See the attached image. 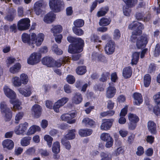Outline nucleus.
Returning <instances> with one entry per match:
<instances>
[{
	"label": "nucleus",
	"mask_w": 160,
	"mask_h": 160,
	"mask_svg": "<svg viewBox=\"0 0 160 160\" xmlns=\"http://www.w3.org/2000/svg\"><path fill=\"white\" fill-rule=\"evenodd\" d=\"M135 100L134 103L137 105H140L142 102V98L141 94L138 93H135L133 94Z\"/></svg>",
	"instance_id": "c756f323"
},
{
	"label": "nucleus",
	"mask_w": 160,
	"mask_h": 160,
	"mask_svg": "<svg viewBox=\"0 0 160 160\" xmlns=\"http://www.w3.org/2000/svg\"><path fill=\"white\" fill-rule=\"evenodd\" d=\"M128 28L133 30L132 32L131 37L133 40L136 38V36L139 35L142 33V30L144 28L143 25L138 22H136L135 23L129 25Z\"/></svg>",
	"instance_id": "f03ea898"
},
{
	"label": "nucleus",
	"mask_w": 160,
	"mask_h": 160,
	"mask_svg": "<svg viewBox=\"0 0 160 160\" xmlns=\"http://www.w3.org/2000/svg\"><path fill=\"white\" fill-rule=\"evenodd\" d=\"M113 120L112 119L103 120L100 128L102 130H108L110 129L112 126Z\"/></svg>",
	"instance_id": "dca6fc26"
},
{
	"label": "nucleus",
	"mask_w": 160,
	"mask_h": 160,
	"mask_svg": "<svg viewBox=\"0 0 160 160\" xmlns=\"http://www.w3.org/2000/svg\"><path fill=\"white\" fill-rule=\"evenodd\" d=\"M15 15V14L14 12H9L8 14L6 17V18L8 21H12Z\"/></svg>",
	"instance_id": "6e6d98bb"
},
{
	"label": "nucleus",
	"mask_w": 160,
	"mask_h": 160,
	"mask_svg": "<svg viewBox=\"0 0 160 160\" xmlns=\"http://www.w3.org/2000/svg\"><path fill=\"white\" fill-rule=\"evenodd\" d=\"M31 38L32 42V48H33L34 47V44H35L38 47L41 45L44 40V35L42 33H39L37 35L35 33H32Z\"/></svg>",
	"instance_id": "7ed1b4c3"
},
{
	"label": "nucleus",
	"mask_w": 160,
	"mask_h": 160,
	"mask_svg": "<svg viewBox=\"0 0 160 160\" xmlns=\"http://www.w3.org/2000/svg\"><path fill=\"white\" fill-rule=\"evenodd\" d=\"M55 18V15L52 12L46 14L44 17L43 20L44 22L47 23H50L52 22Z\"/></svg>",
	"instance_id": "aec40b11"
},
{
	"label": "nucleus",
	"mask_w": 160,
	"mask_h": 160,
	"mask_svg": "<svg viewBox=\"0 0 160 160\" xmlns=\"http://www.w3.org/2000/svg\"><path fill=\"white\" fill-rule=\"evenodd\" d=\"M62 143L65 147L66 149L69 150L71 148V146L69 141L65 138H62L61 140Z\"/></svg>",
	"instance_id": "8fccbe9b"
},
{
	"label": "nucleus",
	"mask_w": 160,
	"mask_h": 160,
	"mask_svg": "<svg viewBox=\"0 0 160 160\" xmlns=\"http://www.w3.org/2000/svg\"><path fill=\"white\" fill-rule=\"evenodd\" d=\"M32 88L30 86H28L26 89V92L22 90V88H20L18 89L19 92L22 95L25 97L29 96L31 93Z\"/></svg>",
	"instance_id": "473e14b6"
},
{
	"label": "nucleus",
	"mask_w": 160,
	"mask_h": 160,
	"mask_svg": "<svg viewBox=\"0 0 160 160\" xmlns=\"http://www.w3.org/2000/svg\"><path fill=\"white\" fill-rule=\"evenodd\" d=\"M42 63L49 67H53V59L52 58L45 57L43 58L42 60Z\"/></svg>",
	"instance_id": "4be33fe9"
},
{
	"label": "nucleus",
	"mask_w": 160,
	"mask_h": 160,
	"mask_svg": "<svg viewBox=\"0 0 160 160\" xmlns=\"http://www.w3.org/2000/svg\"><path fill=\"white\" fill-rule=\"evenodd\" d=\"M86 71V67L84 66L79 67L76 70L77 73L79 75L83 74Z\"/></svg>",
	"instance_id": "09e8293b"
},
{
	"label": "nucleus",
	"mask_w": 160,
	"mask_h": 160,
	"mask_svg": "<svg viewBox=\"0 0 160 160\" xmlns=\"http://www.w3.org/2000/svg\"><path fill=\"white\" fill-rule=\"evenodd\" d=\"M140 56V53L135 52L132 55L131 64L132 65L136 64L138 62Z\"/></svg>",
	"instance_id": "58836bf2"
},
{
	"label": "nucleus",
	"mask_w": 160,
	"mask_h": 160,
	"mask_svg": "<svg viewBox=\"0 0 160 160\" xmlns=\"http://www.w3.org/2000/svg\"><path fill=\"white\" fill-rule=\"evenodd\" d=\"M160 46L157 44L156 46L155 50L154 52V55L155 57L158 56L160 54Z\"/></svg>",
	"instance_id": "052dcab7"
},
{
	"label": "nucleus",
	"mask_w": 160,
	"mask_h": 160,
	"mask_svg": "<svg viewBox=\"0 0 160 160\" xmlns=\"http://www.w3.org/2000/svg\"><path fill=\"white\" fill-rule=\"evenodd\" d=\"M42 108L38 104H35L32 108V115L36 118L40 117L42 113Z\"/></svg>",
	"instance_id": "4468645a"
},
{
	"label": "nucleus",
	"mask_w": 160,
	"mask_h": 160,
	"mask_svg": "<svg viewBox=\"0 0 160 160\" xmlns=\"http://www.w3.org/2000/svg\"><path fill=\"white\" fill-rule=\"evenodd\" d=\"M70 59L68 57H65L63 58H61L59 59L57 61H55L53 60V67H60L63 64L65 63H68Z\"/></svg>",
	"instance_id": "ddd939ff"
},
{
	"label": "nucleus",
	"mask_w": 160,
	"mask_h": 160,
	"mask_svg": "<svg viewBox=\"0 0 160 160\" xmlns=\"http://www.w3.org/2000/svg\"><path fill=\"white\" fill-rule=\"evenodd\" d=\"M75 113L74 112L69 114L68 113H65L62 114L61 116V118L64 121H67L69 124L74 123L76 122L75 119H72L75 117Z\"/></svg>",
	"instance_id": "9d476101"
},
{
	"label": "nucleus",
	"mask_w": 160,
	"mask_h": 160,
	"mask_svg": "<svg viewBox=\"0 0 160 160\" xmlns=\"http://www.w3.org/2000/svg\"><path fill=\"white\" fill-rule=\"evenodd\" d=\"M73 43L70 44L68 48V52L71 53H79L82 50L84 44Z\"/></svg>",
	"instance_id": "1a4fd4ad"
},
{
	"label": "nucleus",
	"mask_w": 160,
	"mask_h": 160,
	"mask_svg": "<svg viewBox=\"0 0 160 160\" xmlns=\"http://www.w3.org/2000/svg\"><path fill=\"white\" fill-rule=\"evenodd\" d=\"M136 38L133 40L132 37H131V40L133 42H136V45L138 49H142L145 48L148 41V37L146 34H143L140 36H136Z\"/></svg>",
	"instance_id": "f257e3e1"
},
{
	"label": "nucleus",
	"mask_w": 160,
	"mask_h": 160,
	"mask_svg": "<svg viewBox=\"0 0 160 160\" xmlns=\"http://www.w3.org/2000/svg\"><path fill=\"white\" fill-rule=\"evenodd\" d=\"M84 24L83 20L82 19H77L74 22V27L80 28L82 27Z\"/></svg>",
	"instance_id": "49530a36"
},
{
	"label": "nucleus",
	"mask_w": 160,
	"mask_h": 160,
	"mask_svg": "<svg viewBox=\"0 0 160 160\" xmlns=\"http://www.w3.org/2000/svg\"><path fill=\"white\" fill-rule=\"evenodd\" d=\"M151 77L149 74H146L144 77V85L146 87H148L151 82Z\"/></svg>",
	"instance_id": "a18cd8bd"
},
{
	"label": "nucleus",
	"mask_w": 160,
	"mask_h": 160,
	"mask_svg": "<svg viewBox=\"0 0 160 160\" xmlns=\"http://www.w3.org/2000/svg\"><path fill=\"white\" fill-rule=\"evenodd\" d=\"M78 27H73L72 28L73 31L74 33L78 36H81L83 34L84 31L80 28H78Z\"/></svg>",
	"instance_id": "603ef678"
},
{
	"label": "nucleus",
	"mask_w": 160,
	"mask_h": 160,
	"mask_svg": "<svg viewBox=\"0 0 160 160\" xmlns=\"http://www.w3.org/2000/svg\"><path fill=\"white\" fill-rule=\"evenodd\" d=\"M116 90L114 87L110 86L108 88L106 92V96L108 98H113L116 92Z\"/></svg>",
	"instance_id": "5701e85b"
},
{
	"label": "nucleus",
	"mask_w": 160,
	"mask_h": 160,
	"mask_svg": "<svg viewBox=\"0 0 160 160\" xmlns=\"http://www.w3.org/2000/svg\"><path fill=\"white\" fill-rule=\"evenodd\" d=\"M5 95L11 99H15L16 97L15 92L12 90L8 88L7 86H5L3 88Z\"/></svg>",
	"instance_id": "f3484780"
},
{
	"label": "nucleus",
	"mask_w": 160,
	"mask_h": 160,
	"mask_svg": "<svg viewBox=\"0 0 160 160\" xmlns=\"http://www.w3.org/2000/svg\"><path fill=\"white\" fill-rule=\"evenodd\" d=\"M53 50L54 52L57 55H61L63 53V51L61 49L58 48L57 45H54L53 46Z\"/></svg>",
	"instance_id": "4d7b16f0"
},
{
	"label": "nucleus",
	"mask_w": 160,
	"mask_h": 160,
	"mask_svg": "<svg viewBox=\"0 0 160 160\" xmlns=\"http://www.w3.org/2000/svg\"><path fill=\"white\" fill-rule=\"evenodd\" d=\"M49 5L52 10H60L63 9L64 3L60 0H49Z\"/></svg>",
	"instance_id": "423d86ee"
},
{
	"label": "nucleus",
	"mask_w": 160,
	"mask_h": 160,
	"mask_svg": "<svg viewBox=\"0 0 160 160\" xmlns=\"http://www.w3.org/2000/svg\"><path fill=\"white\" fill-rule=\"evenodd\" d=\"M20 80L23 84H26L28 82V78L27 75L24 73L21 74L20 76Z\"/></svg>",
	"instance_id": "3c124183"
},
{
	"label": "nucleus",
	"mask_w": 160,
	"mask_h": 160,
	"mask_svg": "<svg viewBox=\"0 0 160 160\" xmlns=\"http://www.w3.org/2000/svg\"><path fill=\"white\" fill-rule=\"evenodd\" d=\"M40 128L39 126L37 125H33L29 128L26 134L27 135L29 136L34 134L36 132L40 131Z\"/></svg>",
	"instance_id": "2f4dec72"
},
{
	"label": "nucleus",
	"mask_w": 160,
	"mask_h": 160,
	"mask_svg": "<svg viewBox=\"0 0 160 160\" xmlns=\"http://www.w3.org/2000/svg\"><path fill=\"white\" fill-rule=\"evenodd\" d=\"M41 55L39 53L34 52L32 53L27 60L28 63L33 65L39 62L41 58Z\"/></svg>",
	"instance_id": "6e6552de"
},
{
	"label": "nucleus",
	"mask_w": 160,
	"mask_h": 160,
	"mask_svg": "<svg viewBox=\"0 0 160 160\" xmlns=\"http://www.w3.org/2000/svg\"><path fill=\"white\" fill-rule=\"evenodd\" d=\"M128 118L130 122L137 123L139 121L138 117L136 114L129 113L128 114Z\"/></svg>",
	"instance_id": "ea45409f"
},
{
	"label": "nucleus",
	"mask_w": 160,
	"mask_h": 160,
	"mask_svg": "<svg viewBox=\"0 0 160 160\" xmlns=\"http://www.w3.org/2000/svg\"><path fill=\"white\" fill-rule=\"evenodd\" d=\"M126 4L128 8L134 7L137 3L138 0H122Z\"/></svg>",
	"instance_id": "f704fd0d"
},
{
	"label": "nucleus",
	"mask_w": 160,
	"mask_h": 160,
	"mask_svg": "<svg viewBox=\"0 0 160 160\" xmlns=\"http://www.w3.org/2000/svg\"><path fill=\"white\" fill-rule=\"evenodd\" d=\"M24 115V113L22 112H19L17 113L15 118V123H18L19 121L22 118Z\"/></svg>",
	"instance_id": "864d4df0"
},
{
	"label": "nucleus",
	"mask_w": 160,
	"mask_h": 160,
	"mask_svg": "<svg viewBox=\"0 0 160 160\" xmlns=\"http://www.w3.org/2000/svg\"><path fill=\"white\" fill-rule=\"evenodd\" d=\"M31 38L32 42V48H33L34 47V44H35L38 47L41 45L44 40V35L42 33H39L37 35L35 33H32Z\"/></svg>",
	"instance_id": "20e7f679"
},
{
	"label": "nucleus",
	"mask_w": 160,
	"mask_h": 160,
	"mask_svg": "<svg viewBox=\"0 0 160 160\" xmlns=\"http://www.w3.org/2000/svg\"><path fill=\"white\" fill-rule=\"evenodd\" d=\"M76 130L75 129L69 130L68 133L63 138L67 140H72L75 138Z\"/></svg>",
	"instance_id": "72a5a7b5"
},
{
	"label": "nucleus",
	"mask_w": 160,
	"mask_h": 160,
	"mask_svg": "<svg viewBox=\"0 0 160 160\" xmlns=\"http://www.w3.org/2000/svg\"><path fill=\"white\" fill-rule=\"evenodd\" d=\"M111 22V20L110 19L102 18L99 22L100 26H106L109 25Z\"/></svg>",
	"instance_id": "79ce46f5"
},
{
	"label": "nucleus",
	"mask_w": 160,
	"mask_h": 160,
	"mask_svg": "<svg viewBox=\"0 0 160 160\" xmlns=\"http://www.w3.org/2000/svg\"><path fill=\"white\" fill-rule=\"evenodd\" d=\"M31 140V137L27 136L23 138L21 141V144L23 147H25L29 145Z\"/></svg>",
	"instance_id": "c9c22d12"
},
{
	"label": "nucleus",
	"mask_w": 160,
	"mask_h": 160,
	"mask_svg": "<svg viewBox=\"0 0 160 160\" xmlns=\"http://www.w3.org/2000/svg\"><path fill=\"white\" fill-rule=\"evenodd\" d=\"M137 123L130 122L128 124V128L130 130H134L137 126Z\"/></svg>",
	"instance_id": "69168bd1"
},
{
	"label": "nucleus",
	"mask_w": 160,
	"mask_h": 160,
	"mask_svg": "<svg viewBox=\"0 0 160 160\" xmlns=\"http://www.w3.org/2000/svg\"><path fill=\"white\" fill-rule=\"evenodd\" d=\"M68 100V98H64L56 102L53 107V109L54 111L57 112H59V108L65 104Z\"/></svg>",
	"instance_id": "2eb2a0df"
},
{
	"label": "nucleus",
	"mask_w": 160,
	"mask_h": 160,
	"mask_svg": "<svg viewBox=\"0 0 160 160\" xmlns=\"http://www.w3.org/2000/svg\"><path fill=\"white\" fill-rule=\"evenodd\" d=\"M153 99L158 105H160V92L158 93L153 97Z\"/></svg>",
	"instance_id": "bf43d9fd"
},
{
	"label": "nucleus",
	"mask_w": 160,
	"mask_h": 160,
	"mask_svg": "<svg viewBox=\"0 0 160 160\" xmlns=\"http://www.w3.org/2000/svg\"><path fill=\"white\" fill-rule=\"evenodd\" d=\"M107 108L110 109H112L114 106V103L111 100H109L107 101Z\"/></svg>",
	"instance_id": "338daca9"
},
{
	"label": "nucleus",
	"mask_w": 160,
	"mask_h": 160,
	"mask_svg": "<svg viewBox=\"0 0 160 160\" xmlns=\"http://www.w3.org/2000/svg\"><path fill=\"white\" fill-rule=\"evenodd\" d=\"M83 98L81 94L76 93L73 94L72 100V102L75 104L80 103L82 101Z\"/></svg>",
	"instance_id": "6ab92c4d"
},
{
	"label": "nucleus",
	"mask_w": 160,
	"mask_h": 160,
	"mask_svg": "<svg viewBox=\"0 0 160 160\" xmlns=\"http://www.w3.org/2000/svg\"><path fill=\"white\" fill-rule=\"evenodd\" d=\"M39 153L42 157H47L48 156L49 154V152L46 149H39Z\"/></svg>",
	"instance_id": "13d9d810"
},
{
	"label": "nucleus",
	"mask_w": 160,
	"mask_h": 160,
	"mask_svg": "<svg viewBox=\"0 0 160 160\" xmlns=\"http://www.w3.org/2000/svg\"><path fill=\"white\" fill-rule=\"evenodd\" d=\"M67 82L69 83L72 84L75 81V78L74 77L71 75H69L67 78Z\"/></svg>",
	"instance_id": "e2e57ef3"
},
{
	"label": "nucleus",
	"mask_w": 160,
	"mask_h": 160,
	"mask_svg": "<svg viewBox=\"0 0 160 160\" xmlns=\"http://www.w3.org/2000/svg\"><path fill=\"white\" fill-rule=\"evenodd\" d=\"M101 138L102 140L106 142L111 140V139H112L109 134L105 133H103L101 135Z\"/></svg>",
	"instance_id": "de8ad7c7"
},
{
	"label": "nucleus",
	"mask_w": 160,
	"mask_h": 160,
	"mask_svg": "<svg viewBox=\"0 0 160 160\" xmlns=\"http://www.w3.org/2000/svg\"><path fill=\"white\" fill-rule=\"evenodd\" d=\"M48 7L47 3L43 0H39L36 2L34 4L35 10H41L45 9Z\"/></svg>",
	"instance_id": "a211bd4d"
},
{
	"label": "nucleus",
	"mask_w": 160,
	"mask_h": 160,
	"mask_svg": "<svg viewBox=\"0 0 160 160\" xmlns=\"http://www.w3.org/2000/svg\"><path fill=\"white\" fill-rule=\"evenodd\" d=\"M82 123L87 127H92L95 125V122L92 119L88 118H84L82 121Z\"/></svg>",
	"instance_id": "c85d7f7f"
},
{
	"label": "nucleus",
	"mask_w": 160,
	"mask_h": 160,
	"mask_svg": "<svg viewBox=\"0 0 160 160\" xmlns=\"http://www.w3.org/2000/svg\"><path fill=\"white\" fill-rule=\"evenodd\" d=\"M67 40L70 42H74V43H81L84 44V41L81 38H76L70 36L67 37Z\"/></svg>",
	"instance_id": "7c9ffc66"
},
{
	"label": "nucleus",
	"mask_w": 160,
	"mask_h": 160,
	"mask_svg": "<svg viewBox=\"0 0 160 160\" xmlns=\"http://www.w3.org/2000/svg\"><path fill=\"white\" fill-rule=\"evenodd\" d=\"M120 33L119 30L116 29L115 30L113 34V38L115 39H118L120 37Z\"/></svg>",
	"instance_id": "680f3d73"
},
{
	"label": "nucleus",
	"mask_w": 160,
	"mask_h": 160,
	"mask_svg": "<svg viewBox=\"0 0 160 160\" xmlns=\"http://www.w3.org/2000/svg\"><path fill=\"white\" fill-rule=\"evenodd\" d=\"M12 82L15 87H20L22 85V82L18 77H14L12 78Z\"/></svg>",
	"instance_id": "37998d69"
},
{
	"label": "nucleus",
	"mask_w": 160,
	"mask_h": 160,
	"mask_svg": "<svg viewBox=\"0 0 160 160\" xmlns=\"http://www.w3.org/2000/svg\"><path fill=\"white\" fill-rule=\"evenodd\" d=\"M62 30V27L59 25L53 26L52 28L51 29V31L53 33V35L54 36H55V35L57 33H60Z\"/></svg>",
	"instance_id": "e433bc0d"
},
{
	"label": "nucleus",
	"mask_w": 160,
	"mask_h": 160,
	"mask_svg": "<svg viewBox=\"0 0 160 160\" xmlns=\"http://www.w3.org/2000/svg\"><path fill=\"white\" fill-rule=\"evenodd\" d=\"M18 27L15 24H13L9 27L10 31L11 32L16 33L18 31Z\"/></svg>",
	"instance_id": "0e129e2a"
},
{
	"label": "nucleus",
	"mask_w": 160,
	"mask_h": 160,
	"mask_svg": "<svg viewBox=\"0 0 160 160\" xmlns=\"http://www.w3.org/2000/svg\"><path fill=\"white\" fill-rule=\"evenodd\" d=\"M128 106H126L125 107L122 109L120 113V116H125L127 113Z\"/></svg>",
	"instance_id": "774afa93"
},
{
	"label": "nucleus",
	"mask_w": 160,
	"mask_h": 160,
	"mask_svg": "<svg viewBox=\"0 0 160 160\" xmlns=\"http://www.w3.org/2000/svg\"><path fill=\"white\" fill-rule=\"evenodd\" d=\"M132 73V71L131 67H127L123 69L122 75L125 78H128L131 76Z\"/></svg>",
	"instance_id": "cd10ccee"
},
{
	"label": "nucleus",
	"mask_w": 160,
	"mask_h": 160,
	"mask_svg": "<svg viewBox=\"0 0 160 160\" xmlns=\"http://www.w3.org/2000/svg\"><path fill=\"white\" fill-rule=\"evenodd\" d=\"M148 127L149 131L152 134H154L156 133V124L153 122L149 121L148 123Z\"/></svg>",
	"instance_id": "393cba45"
},
{
	"label": "nucleus",
	"mask_w": 160,
	"mask_h": 160,
	"mask_svg": "<svg viewBox=\"0 0 160 160\" xmlns=\"http://www.w3.org/2000/svg\"><path fill=\"white\" fill-rule=\"evenodd\" d=\"M30 20L28 18L21 19L17 23L18 29L20 31L28 29L30 26Z\"/></svg>",
	"instance_id": "0eeeda50"
},
{
	"label": "nucleus",
	"mask_w": 160,
	"mask_h": 160,
	"mask_svg": "<svg viewBox=\"0 0 160 160\" xmlns=\"http://www.w3.org/2000/svg\"><path fill=\"white\" fill-rule=\"evenodd\" d=\"M4 148H6L8 150L12 149L14 146L12 141L10 139H6L4 140L2 143Z\"/></svg>",
	"instance_id": "b1692460"
},
{
	"label": "nucleus",
	"mask_w": 160,
	"mask_h": 160,
	"mask_svg": "<svg viewBox=\"0 0 160 160\" xmlns=\"http://www.w3.org/2000/svg\"><path fill=\"white\" fill-rule=\"evenodd\" d=\"M0 108L2 112L4 114V116L5 120H10L12 116V112L10 109L8 107L4 102H2L0 103Z\"/></svg>",
	"instance_id": "39448f33"
},
{
	"label": "nucleus",
	"mask_w": 160,
	"mask_h": 160,
	"mask_svg": "<svg viewBox=\"0 0 160 160\" xmlns=\"http://www.w3.org/2000/svg\"><path fill=\"white\" fill-rule=\"evenodd\" d=\"M115 46L114 42L112 40L109 41L106 45L105 50L108 55L112 54L114 52Z\"/></svg>",
	"instance_id": "f8f14e48"
},
{
	"label": "nucleus",
	"mask_w": 160,
	"mask_h": 160,
	"mask_svg": "<svg viewBox=\"0 0 160 160\" xmlns=\"http://www.w3.org/2000/svg\"><path fill=\"white\" fill-rule=\"evenodd\" d=\"M10 102L13 105L12 108H11L12 110L13 111L15 112L17 110H19L21 109L22 107L20 106L21 103L19 102L18 100H17L14 101L13 100H11Z\"/></svg>",
	"instance_id": "bb28decb"
},
{
	"label": "nucleus",
	"mask_w": 160,
	"mask_h": 160,
	"mask_svg": "<svg viewBox=\"0 0 160 160\" xmlns=\"http://www.w3.org/2000/svg\"><path fill=\"white\" fill-rule=\"evenodd\" d=\"M110 76V73L108 72H103L100 78V80L102 82H105L107 81L108 78Z\"/></svg>",
	"instance_id": "5fc2aeb1"
},
{
	"label": "nucleus",
	"mask_w": 160,
	"mask_h": 160,
	"mask_svg": "<svg viewBox=\"0 0 160 160\" xmlns=\"http://www.w3.org/2000/svg\"><path fill=\"white\" fill-rule=\"evenodd\" d=\"M28 125V123L26 122L19 124L15 128L14 130L15 133L17 135H23L27 128Z\"/></svg>",
	"instance_id": "9b49d317"
},
{
	"label": "nucleus",
	"mask_w": 160,
	"mask_h": 160,
	"mask_svg": "<svg viewBox=\"0 0 160 160\" xmlns=\"http://www.w3.org/2000/svg\"><path fill=\"white\" fill-rule=\"evenodd\" d=\"M21 68V65L19 63H17L10 67L9 69V72L12 74L18 73Z\"/></svg>",
	"instance_id": "a878e982"
},
{
	"label": "nucleus",
	"mask_w": 160,
	"mask_h": 160,
	"mask_svg": "<svg viewBox=\"0 0 160 160\" xmlns=\"http://www.w3.org/2000/svg\"><path fill=\"white\" fill-rule=\"evenodd\" d=\"M92 133L91 129H81L79 131V134L82 137H86L90 135Z\"/></svg>",
	"instance_id": "4c0bfd02"
},
{
	"label": "nucleus",
	"mask_w": 160,
	"mask_h": 160,
	"mask_svg": "<svg viewBox=\"0 0 160 160\" xmlns=\"http://www.w3.org/2000/svg\"><path fill=\"white\" fill-rule=\"evenodd\" d=\"M22 42L25 43H27L29 46L32 47V38L31 34L29 35L26 33H24L22 35Z\"/></svg>",
	"instance_id": "412c9836"
},
{
	"label": "nucleus",
	"mask_w": 160,
	"mask_h": 160,
	"mask_svg": "<svg viewBox=\"0 0 160 160\" xmlns=\"http://www.w3.org/2000/svg\"><path fill=\"white\" fill-rule=\"evenodd\" d=\"M52 151L55 153H58L60 151V145L58 142H54L53 144Z\"/></svg>",
	"instance_id": "a19ab883"
},
{
	"label": "nucleus",
	"mask_w": 160,
	"mask_h": 160,
	"mask_svg": "<svg viewBox=\"0 0 160 160\" xmlns=\"http://www.w3.org/2000/svg\"><path fill=\"white\" fill-rule=\"evenodd\" d=\"M44 139L47 142L48 147L50 148L52 145L53 138L50 135H46L44 137Z\"/></svg>",
	"instance_id": "c03bdc74"
}]
</instances>
